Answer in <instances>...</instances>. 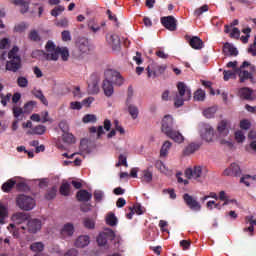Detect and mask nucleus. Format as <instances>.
Instances as JSON below:
<instances>
[{
	"instance_id": "nucleus-1",
	"label": "nucleus",
	"mask_w": 256,
	"mask_h": 256,
	"mask_svg": "<svg viewBox=\"0 0 256 256\" xmlns=\"http://www.w3.org/2000/svg\"><path fill=\"white\" fill-rule=\"evenodd\" d=\"M162 133L172 139L175 143H183L185 137L179 131L173 130V117L166 115L162 119Z\"/></svg>"
},
{
	"instance_id": "nucleus-2",
	"label": "nucleus",
	"mask_w": 256,
	"mask_h": 256,
	"mask_svg": "<svg viewBox=\"0 0 256 256\" xmlns=\"http://www.w3.org/2000/svg\"><path fill=\"white\" fill-rule=\"evenodd\" d=\"M177 89L178 93H176L174 97V107L179 109V107H183L185 101L191 99V89H189L183 82H178Z\"/></svg>"
},
{
	"instance_id": "nucleus-3",
	"label": "nucleus",
	"mask_w": 256,
	"mask_h": 256,
	"mask_svg": "<svg viewBox=\"0 0 256 256\" xmlns=\"http://www.w3.org/2000/svg\"><path fill=\"white\" fill-rule=\"evenodd\" d=\"M16 203L23 211H31L35 208V199L27 195H19L16 199Z\"/></svg>"
},
{
	"instance_id": "nucleus-4",
	"label": "nucleus",
	"mask_w": 256,
	"mask_h": 256,
	"mask_svg": "<svg viewBox=\"0 0 256 256\" xmlns=\"http://www.w3.org/2000/svg\"><path fill=\"white\" fill-rule=\"evenodd\" d=\"M104 75L107 81H110V83H112L113 85H117L118 87H121V85H123V83L125 82V79H123L121 73L115 70H106Z\"/></svg>"
},
{
	"instance_id": "nucleus-5",
	"label": "nucleus",
	"mask_w": 256,
	"mask_h": 256,
	"mask_svg": "<svg viewBox=\"0 0 256 256\" xmlns=\"http://www.w3.org/2000/svg\"><path fill=\"white\" fill-rule=\"evenodd\" d=\"M166 69V65H159L157 63H153L146 68V71L148 73V77H157L159 75H163Z\"/></svg>"
},
{
	"instance_id": "nucleus-6",
	"label": "nucleus",
	"mask_w": 256,
	"mask_h": 256,
	"mask_svg": "<svg viewBox=\"0 0 256 256\" xmlns=\"http://www.w3.org/2000/svg\"><path fill=\"white\" fill-rule=\"evenodd\" d=\"M59 55H61L62 61H68L69 49H67V47H57L54 52L50 53V61H57L59 59Z\"/></svg>"
},
{
	"instance_id": "nucleus-7",
	"label": "nucleus",
	"mask_w": 256,
	"mask_h": 256,
	"mask_svg": "<svg viewBox=\"0 0 256 256\" xmlns=\"http://www.w3.org/2000/svg\"><path fill=\"white\" fill-rule=\"evenodd\" d=\"M183 199L189 209L192 211H201V204L193 196L185 193Z\"/></svg>"
},
{
	"instance_id": "nucleus-8",
	"label": "nucleus",
	"mask_w": 256,
	"mask_h": 256,
	"mask_svg": "<svg viewBox=\"0 0 256 256\" xmlns=\"http://www.w3.org/2000/svg\"><path fill=\"white\" fill-rule=\"evenodd\" d=\"M161 24L168 31H177V20L173 16H165L161 18Z\"/></svg>"
},
{
	"instance_id": "nucleus-9",
	"label": "nucleus",
	"mask_w": 256,
	"mask_h": 256,
	"mask_svg": "<svg viewBox=\"0 0 256 256\" xmlns=\"http://www.w3.org/2000/svg\"><path fill=\"white\" fill-rule=\"evenodd\" d=\"M43 227V222L40 219L34 218L27 221L26 229L29 233H37L41 231Z\"/></svg>"
},
{
	"instance_id": "nucleus-10",
	"label": "nucleus",
	"mask_w": 256,
	"mask_h": 256,
	"mask_svg": "<svg viewBox=\"0 0 256 256\" xmlns=\"http://www.w3.org/2000/svg\"><path fill=\"white\" fill-rule=\"evenodd\" d=\"M223 175L226 177H241V167L237 163H232L230 167L224 170Z\"/></svg>"
},
{
	"instance_id": "nucleus-11",
	"label": "nucleus",
	"mask_w": 256,
	"mask_h": 256,
	"mask_svg": "<svg viewBox=\"0 0 256 256\" xmlns=\"http://www.w3.org/2000/svg\"><path fill=\"white\" fill-rule=\"evenodd\" d=\"M203 175V168L201 166H195L194 168H188L185 171L187 179H199Z\"/></svg>"
},
{
	"instance_id": "nucleus-12",
	"label": "nucleus",
	"mask_w": 256,
	"mask_h": 256,
	"mask_svg": "<svg viewBox=\"0 0 256 256\" xmlns=\"http://www.w3.org/2000/svg\"><path fill=\"white\" fill-rule=\"evenodd\" d=\"M88 91L92 95H97V93H99V78L97 75L90 76V80L88 81Z\"/></svg>"
},
{
	"instance_id": "nucleus-13",
	"label": "nucleus",
	"mask_w": 256,
	"mask_h": 256,
	"mask_svg": "<svg viewBox=\"0 0 256 256\" xmlns=\"http://www.w3.org/2000/svg\"><path fill=\"white\" fill-rule=\"evenodd\" d=\"M106 39L110 45H112L113 51H119L121 49V39L117 34H108Z\"/></svg>"
},
{
	"instance_id": "nucleus-14",
	"label": "nucleus",
	"mask_w": 256,
	"mask_h": 256,
	"mask_svg": "<svg viewBox=\"0 0 256 256\" xmlns=\"http://www.w3.org/2000/svg\"><path fill=\"white\" fill-rule=\"evenodd\" d=\"M140 180L142 183H151L153 181V166H149L140 172Z\"/></svg>"
},
{
	"instance_id": "nucleus-15",
	"label": "nucleus",
	"mask_w": 256,
	"mask_h": 256,
	"mask_svg": "<svg viewBox=\"0 0 256 256\" xmlns=\"http://www.w3.org/2000/svg\"><path fill=\"white\" fill-rule=\"evenodd\" d=\"M21 68V58L10 59L6 63L7 71H12V73H17L18 69Z\"/></svg>"
},
{
	"instance_id": "nucleus-16",
	"label": "nucleus",
	"mask_w": 256,
	"mask_h": 256,
	"mask_svg": "<svg viewBox=\"0 0 256 256\" xmlns=\"http://www.w3.org/2000/svg\"><path fill=\"white\" fill-rule=\"evenodd\" d=\"M92 198H93V194H91V192L85 189H81L76 193V199L80 203H88V201Z\"/></svg>"
},
{
	"instance_id": "nucleus-17",
	"label": "nucleus",
	"mask_w": 256,
	"mask_h": 256,
	"mask_svg": "<svg viewBox=\"0 0 256 256\" xmlns=\"http://www.w3.org/2000/svg\"><path fill=\"white\" fill-rule=\"evenodd\" d=\"M222 51L224 55H228L229 57H237V55H239V50L229 42L224 44Z\"/></svg>"
},
{
	"instance_id": "nucleus-18",
	"label": "nucleus",
	"mask_w": 256,
	"mask_h": 256,
	"mask_svg": "<svg viewBox=\"0 0 256 256\" xmlns=\"http://www.w3.org/2000/svg\"><path fill=\"white\" fill-rule=\"evenodd\" d=\"M12 5H15L16 7H20V13L22 15H25V13H28L29 11V2L25 0H9Z\"/></svg>"
},
{
	"instance_id": "nucleus-19",
	"label": "nucleus",
	"mask_w": 256,
	"mask_h": 256,
	"mask_svg": "<svg viewBox=\"0 0 256 256\" xmlns=\"http://www.w3.org/2000/svg\"><path fill=\"white\" fill-rule=\"evenodd\" d=\"M214 135H215V131L211 126H205L204 130H202V133H201L202 139H204V141H207V143H211V141H213Z\"/></svg>"
},
{
	"instance_id": "nucleus-20",
	"label": "nucleus",
	"mask_w": 256,
	"mask_h": 256,
	"mask_svg": "<svg viewBox=\"0 0 256 256\" xmlns=\"http://www.w3.org/2000/svg\"><path fill=\"white\" fill-rule=\"evenodd\" d=\"M61 236L64 237H73V233H75V226L72 223H66L60 231Z\"/></svg>"
},
{
	"instance_id": "nucleus-21",
	"label": "nucleus",
	"mask_w": 256,
	"mask_h": 256,
	"mask_svg": "<svg viewBox=\"0 0 256 256\" xmlns=\"http://www.w3.org/2000/svg\"><path fill=\"white\" fill-rule=\"evenodd\" d=\"M102 89L106 97H111V95H113V93L115 92L113 88V84L111 83V81L107 80L106 78L103 80Z\"/></svg>"
},
{
	"instance_id": "nucleus-22",
	"label": "nucleus",
	"mask_w": 256,
	"mask_h": 256,
	"mask_svg": "<svg viewBox=\"0 0 256 256\" xmlns=\"http://www.w3.org/2000/svg\"><path fill=\"white\" fill-rule=\"evenodd\" d=\"M78 49L81 53H89L91 51L89 40L87 38H80L78 40Z\"/></svg>"
},
{
	"instance_id": "nucleus-23",
	"label": "nucleus",
	"mask_w": 256,
	"mask_h": 256,
	"mask_svg": "<svg viewBox=\"0 0 256 256\" xmlns=\"http://www.w3.org/2000/svg\"><path fill=\"white\" fill-rule=\"evenodd\" d=\"M200 148H201V144L190 143L183 150V155H186V156L193 155V153H195V151H199Z\"/></svg>"
},
{
	"instance_id": "nucleus-24",
	"label": "nucleus",
	"mask_w": 256,
	"mask_h": 256,
	"mask_svg": "<svg viewBox=\"0 0 256 256\" xmlns=\"http://www.w3.org/2000/svg\"><path fill=\"white\" fill-rule=\"evenodd\" d=\"M33 59H45V61H51V53H47L43 50H35L32 52Z\"/></svg>"
},
{
	"instance_id": "nucleus-25",
	"label": "nucleus",
	"mask_w": 256,
	"mask_h": 256,
	"mask_svg": "<svg viewBox=\"0 0 256 256\" xmlns=\"http://www.w3.org/2000/svg\"><path fill=\"white\" fill-rule=\"evenodd\" d=\"M217 131L220 137H227L229 135V128H227V120H222L218 124Z\"/></svg>"
},
{
	"instance_id": "nucleus-26",
	"label": "nucleus",
	"mask_w": 256,
	"mask_h": 256,
	"mask_svg": "<svg viewBox=\"0 0 256 256\" xmlns=\"http://www.w3.org/2000/svg\"><path fill=\"white\" fill-rule=\"evenodd\" d=\"M90 243V238L88 235L79 236L75 241V246L83 249L84 247H87Z\"/></svg>"
},
{
	"instance_id": "nucleus-27",
	"label": "nucleus",
	"mask_w": 256,
	"mask_h": 256,
	"mask_svg": "<svg viewBox=\"0 0 256 256\" xmlns=\"http://www.w3.org/2000/svg\"><path fill=\"white\" fill-rule=\"evenodd\" d=\"M239 95L242 99H246V101H251V99H253V90L248 87L241 88L239 90Z\"/></svg>"
},
{
	"instance_id": "nucleus-28",
	"label": "nucleus",
	"mask_w": 256,
	"mask_h": 256,
	"mask_svg": "<svg viewBox=\"0 0 256 256\" xmlns=\"http://www.w3.org/2000/svg\"><path fill=\"white\" fill-rule=\"evenodd\" d=\"M189 45L192 49H203V40L197 36H193L189 40Z\"/></svg>"
},
{
	"instance_id": "nucleus-29",
	"label": "nucleus",
	"mask_w": 256,
	"mask_h": 256,
	"mask_svg": "<svg viewBox=\"0 0 256 256\" xmlns=\"http://www.w3.org/2000/svg\"><path fill=\"white\" fill-rule=\"evenodd\" d=\"M239 78H240V83H245L247 79H249L250 82L255 83V77H253V74L247 70L240 71Z\"/></svg>"
},
{
	"instance_id": "nucleus-30",
	"label": "nucleus",
	"mask_w": 256,
	"mask_h": 256,
	"mask_svg": "<svg viewBox=\"0 0 256 256\" xmlns=\"http://www.w3.org/2000/svg\"><path fill=\"white\" fill-rule=\"evenodd\" d=\"M32 95H34L36 99H39V101H41V103L45 105V107L49 106V101H47V98L45 97V95H43V91L34 89L32 90Z\"/></svg>"
},
{
	"instance_id": "nucleus-31",
	"label": "nucleus",
	"mask_w": 256,
	"mask_h": 256,
	"mask_svg": "<svg viewBox=\"0 0 256 256\" xmlns=\"http://www.w3.org/2000/svg\"><path fill=\"white\" fill-rule=\"evenodd\" d=\"M12 219L16 223H25V221H29V215L23 212H17L12 216Z\"/></svg>"
},
{
	"instance_id": "nucleus-32",
	"label": "nucleus",
	"mask_w": 256,
	"mask_h": 256,
	"mask_svg": "<svg viewBox=\"0 0 256 256\" xmlns=\"http://www.w3.org/2000/svg\"><path fill=\"white\" fill-rule=\"evenodd\" d=\"M47 131V128L43 125H38L32 130L27 132V135H43Z\"/></svg>"
},
{
	"instance_id": "nucleus-33",
	"label": "nucleus",
	"mask_w": 256,
	"mask_h": 256,
	"mask_svg": "<svg viewBox=\"0 0 256 256\" xmlns=\"http://www.w3.org/2000/svg\"><path fill=\"white\" fill-rule=\"evenodd\" d=\"M29 29V24L27 22H20L18 24H15L14 26V33H25Z\"/></svg>"
},
{
	"instance_id": "nucleus-34",
	"label": "nucleus",
	"mask_w": 256,
	"mask_h": 256,
	"mask_svg": "<svg viewBox=\"0 0 256 256\" xmlns=\"http://www.w3.org/2000/svg\"><path fill=\"white\" fill-rule=\"evenodd\" d=\"M16 184H17V181L13 179H9L2 185V191H4V193H9V191H11V189H13Z\"/></svg>"
},
{
	"instance_id": "nucleus-35",
	"label": "nucleus",
	"mask_w": 256,
	"mask_h": 256,
	"mask_svg": "<svg viewBox=\"0 0 256 256\" xmlns=\"http://www.w3.org/2000/svg\"><path fill=\"white\" fill-rule=\"evenodd\" d=\"M119 221L117 220V216L114 213L110 212L106 216V224L110 227H115Z\"/></svg>"
},
{
	"instance_id": "nucleus-36",
	"label": "nucleus",
	"mask_w": 256,
	"mask_h": 256,
	"mask_svg": "<svg viewBox=\"0 0 256 256\" xmlns=\"http://www.w3.org/2000/svg\"><path fill=\"white\" fill-rule=\"evenodd\" d=\"M127 107L129 115L132 117V119H137V117H139V108L131 103L127 104Z\"/></svg>"
},
{
	"instance_id": "nucleus-37",
	"label": "nucleus",
	"mask_w": 256,
	"mask_h": 256,
	"mask_svg": "<svg viewBox=\"0 0 256 256\" xmlns=\"http://www.w3.org/2000/svg\"><path fill=\"white\" fill-rule=\"evenodd\" d=\"M171 142L170 141H165L161 147L160 150V157H167L169 154V150L171 149Z\"/></svg>"
},
{
	"instance_id": "nucleus-38",
	"label": "nucleus",
	"mask_w": 256,
	"mask_h": 256,
	"mask_svg": "<svg viewBox=\"0 0 256 256\" xmlns=\"http://www.w3.org/2000/svg\"><path fill=\"white\" fill-rule=\"evenodd\" d=\"M71 193V185L69 183H63L60 186V195H63L64 197H69Z\"/></svg>"
},
{
	"instance_id": "nucleus-39",
	"label": "nucleus",
	"mask_w": 256,
	"mask_h": 256,
	"mask_svg": "<svg viewBox=\"0 0 256 256\" xmlns=\"http://www.w3.org/2000/svg\"><path fill=\"white\" fill-rule=\"evenodd\" d=\"M28 39L34 41V43H39V41H41V36L37 30H31L28 34Z\"/></svg>"
},
{
	"instance_id": "nucleus-40",
	"label": "nucleus",
	"mask_w": 256,
	"mask_h": 256,
	"mask_svg": "<svg viewBox=\"0 0 256 256\" xmlns=\"http://www.w3.org/2000/svg\"><path fill=\"white\" fill-rule=\"evenodd\" d=\"M30 249L35 253H41L45 249V245L42 242H35L30 245Z\"/></svg>"
},
{
	"instance_id": "nucleus-41",
	"label": "nucleus",
	"mask_w": 256,
	"mask_h": 256,
	"mask_svg": "<svg viewBox=\"0 0 256 256\" xmlns=\"http://www.w3.org/2000/svg\"><path fill=\"white\" fill-rule=\"evenodd\" d=\"M57 197V187L53 186L52 188L48 189L45 194V199L51 201V199H55Z\"/></svg>"
},
{
	"instance_id": "nucleus-42",
	"label": "nucleus",
	"mask_w": 256,
	"mask_h": 256,
	"mask_svg": "<svg viewBox=\"0 0 256 256\" xmlns=\"http://www.w3.org/2000/svg\"><path fill=\"white\" fill-rule=\"evenodd\" d=\"M17 85H18V87L25 89V88L29 87V80L25 76H19L17 78Z\"/></svg>"
},
{
	"instance_id": "nucleus-43",
	"label": "nucleus",
	"mask_w": 256,
	"mask_h": 256,
	"mask_svg": "<svg viewBox=\"0 0 256 256\" xmlns=\"http://www.w3.org/2000/svg\"><path fill=\"white\" fill-rule=\"evenodd\" d=\"M8 214H9V212L7 210V206L0 204V223H1V225H3V223H5V218L7 217Z\"/></svg>"
},
{
	"instance_id": "nucleus-44",
	"label": "nucleus",
	"mask_w": 256,
	"mask_h": 256,
	"mask_svg": "<svg viewBox=\"0 0 256 256\" xmlns=\"http://www.w3.org/2000/svg\"><path fill=\"white\" fill-rule=\"evenodd\" d=\"M35 107H37V102L36 101H28L25 105H24V113H32L33 109H35Z\"/></svg>"
},
{
	"instance_id": "nucleus-45",
	"label": "nucleus",
	"mask_w": 256,
	"mask_h": 256,
	"mask_svg": "<svg viewBox=\"0 0 256 256\" xmlns=\"http://www.w3.org/2000/svg\"><path fill=\"white\" fill-rule=\"evenodd\" d=\"M62 139L64 143H68V145H71V143H75V136L69 132H64L62 135Z\"/></svg>"
},
{
	"instance_id": "nucleus-46",
	"label": "nucleus",
	"mask_w": 256,
	"mask_h": 256,
	"mask_svg": "<svg viewBox=\"0 0 256 256\" xmlns=\"http://www.w3.org/2000/svg\"><path fill=\"white\" fill-rule=\"evenodd\" d=\"M224 81H229V79H235L237 77V71L233 70H224Z\"/></svg>"
},
{
	"instance_id": "nucleus-47",
	"label": "nucleus",
	"mask_w": 256,
	"mask_h": 256,
	"mask_svg": "<svg viewBox=\"0 0 256 256\" xmlns=\"http://www.w3.org/2000/svg\"><path fill=\"white\" fill-rule=\"evenodd\" d=\"M19 53V47L14 46L9 52H8V59H21V56L17 55Z\"/></svg>"
},
{
	"instance_id": "nucleus-48",
	"label": "nucleus",
	"mask_w": 256,
	"mask_h": 256,
	"mask_svg": "<svg viewBox=\"0 0 256 256\" xmlns=\"http://www.w3.org/2000/svg\"><path fill=\"white\" fill-rule=\"evenodd\" d=\"M215 113H217V108L210 107V108L204 110L203 115L206 117V119H211L214 117Z\"/></svg>"
},
{
	"instance_id": "nucleus-49",
	"label": "nucleus",
	"mask_w": 256,
	"mask_h": 256,
	"mask_svg": "<svg viewBox=\"0 0 256 256\" xmlns=\"http://www.w3.org/2000/svg\"><path fill=\"white\" fill-rule=\"evenodd\" d=\"M109 239L107 238V236H105V234L100 233L97 237V243L100 247H105V245H107V241Z\"/></svg>"
},
{
	"instance_id": "nucleus-50",
	"label": "nucleus",
	"mask_w": 256,
	"mask_h": 256,
	"mask_svg": "<svg viewBox=\"0 0 256 256\" xmlns=\"http://www.w3.org/2000/svg\"><path fill=\"white\" fill-rule=\"evenodd\" d=\"M89 131L91 133H97V138L101 137V135L105 134V130H103V126H99L98 128L95 126H92L89 128Z\"/></svg>"
},
{
	"instance_id": "nucleus-51",
	"label": "nucleus",
	"mask_w": 256,
	"mask_h": 256,
	"mask_svg": "<svg viewBox=\"0 0 256 256\" xmlns=\"http://www.w3.org/2000/svg\"><path fill=\"white\" fill-rule=\"evenodd\" d=\"M83 225L86 229H95V220L91 218H84Z\"/></svg>"
},
{
	"instance_id": "nucleus-52",
	"label": "nucleus",
	"mask_w": 256,
	"mask_h": 256,
	"mask_svg": "<svg viewBox=\"0 0 256 256\" xmlns=\"http://www.w3.org/2000/svg\"><path fill=\"white\" fill-rule=\"evenodd\" d=\"M93 195L94 201H96V203H101V201H103V197H105V193H103L101 190H95Z\"/></svg>"
},
{
	"instance_id": "nucleus-53",
	"label": "nucleus",
	"mask_w": 256,
	"mask_h": 256,
	"mask_svg": "<svg viewBox=\"0 0 256 256\" xmlns=\"http://www.w3.org/2000/svg\"><path fill=\"white\" fill-rule=\"evenodd\" d=\"M194 101H205V91L199 89L194 93Z\"/></svg>"
},
{
	"instance_id": "nucleus-54",
	"label": "nucleus",
	"mask_w": 256,
	"mask_h": 256,
	"mask_svg": "<svg viewBox=\"0 0 256 256\" xmlns=\"http://www.w3.org/2000/svg\"><path fill=\"white\" fill-rule=\"evenodd\" d=\"M12 111H13V115H14L15 119L18 120V121H19V117L21 115H23V113H25V110H23V108L17 107V106H14L12 108Z\"/></svg>"
},
{
	"instance_id": "nucleus-55",
	"label": "nucleus",
	"mask_w": 256,
	"mask_h": 256,
	"mask_svg": "<svg viewBox=\"0 0 256 256\" xmlns=\"http://www.w3.org/2000/svg\"><path fill=\"white\" fill-rule=\"evenodd\" d=\"M63 11H65V7L64 6H56L51 11V15H52V17H59V15H61V13H63Z\"/></svg>"
},
{
	"instance_id": "nucleus-56",
	"label": "nucleus",
	"mask_w": 256,
	"mask_h": 256,
	"mask_svg": "<svg viewBox=\"0 0 256 256\" xmlns=\"http://www.w3.org/2000/svg\"><path fill=\"white\" fill-rule=\"evenodd\" d=\"M83 123H95L97 121V116L93 114H87L82 119Z\"/></svg>"
},
{
	"instance_id": "nucleus-57",
	"label": "nucleus",
	"mask_w": 256,
	"mask_h": 256,
	"mask_svg": "<svg viewBox=\"0 0 256 256\" xmlns=\"http://www.w3.org/2000/svg\"><path fill=\"white\" fill-rule=\"evenodd\" d=\"M120 165H123L124 167H129L127 164V156L120 154L118 157V163L116 164V167H120Z\"/></svg>"
},
{
	"instance_id": "nucleus-58",
	"label": "nucleus",
	"mask_w": 256,
	"mask_h": 256,
	"mask_svg": "<svg viewBox=\"0 0 256 256\" xmlns=\"http://www.w3.org/2000/svg\"><path fill=\"white\" fill-rule=\"evenodd\" d=\"M132 209L134 210V213H136L137 215H143V213H145V208L141 206V204L139 203H135Z\"/></svg>"
},
{
	"instance_id": "nucleus-59",
	"label": "nucleus",
	"mask_w": 256,
	"mask_h": 256,
	"mask_svg": "<svg viewBox=\"0 0 256 256\" xmlns=\"http://www.w3.org/2000/svg\"><path fill=\"white\" fill-rule=\"evenodd\" d=\"M230 38L231 39H239L241 37V31L239 30V28H232V31L230 30Z\"/></svg>"
},
{
	"instance_id": "nucleus-60",
	"label": "nucleus",
	"mask_w": 256,
	"mask_h": 256,
	"mask_svg": "<svg viewBox=\"0 0 256 256\" xmlns=\"http://www.w3.org/2000/svg\"><path fill=\"white\" fill-rule=\"evenodd\" d=\"M88 27L93 31V33H97L101 27L95 23V20H89L88 21Z\"/></svg>"
},
{
	"instance_id": "nucleus-61",
	"label": "nucleus",
	"mask_w": 256,
	"mask_h": 256,
	"mask_svg": "<svg viewBox=\"0 0 256 256\" xmlns=\"http://www.w3.org/2000/svg\"><path fill=\"white\" fill-rule=\"evenodd\" d=\"M1 105H3V107H7V103H9L11 101V93H8L7 96L1 94Z\"/></svg>"
},
{
	"instance_id": "nucleus-62",
	"label": "nucleus",
	"mask_w": 256,
	"mask_h": 256,
	"mask_svg": "<svg viewBox=\"0 0 256 256\" xmlns=\"http://www.w3.org/2000/svg\"><path fill=\"white\" fill-rule=\"evenodd\" d=\"M45 48L48 53H55V51L57 50V48L55 47V43H53V41L51 40L47 42Z\"/></svg>"
},
{
	"instance_id": "nucleus-63",
	"label": "nucleus",
	"mask_w": 256,
	"mask_h": 256,
	"mask_svg": "<svg viewBox=\"0 0 256 256\" xmlns=\"http://www.w3.org/2000/svg\"><path fill=\"white\" fill-rule=\"evenodd\" d=\"M235 139H236L237 143H243V141H245V134L243 133V131H241V130L236 131Z\"/></svg>"
},
{
	"instance_id": "nucleus-64",
	"label": "nucleus",
	"mask_w": 256,
	"mask_h": 256,
	"mask_svg": "<svg viewBox=\"0 0 256 256\" xmlns=\"http://www.w3.org/2000/svg\"><path fill=\"white\" fill-rule=\"evenodd\" d=\"M102 233L105 235L106 239H110V240L115 239V232L113 231V229L107 228Z\"/></svg>"
}]
</instances>
